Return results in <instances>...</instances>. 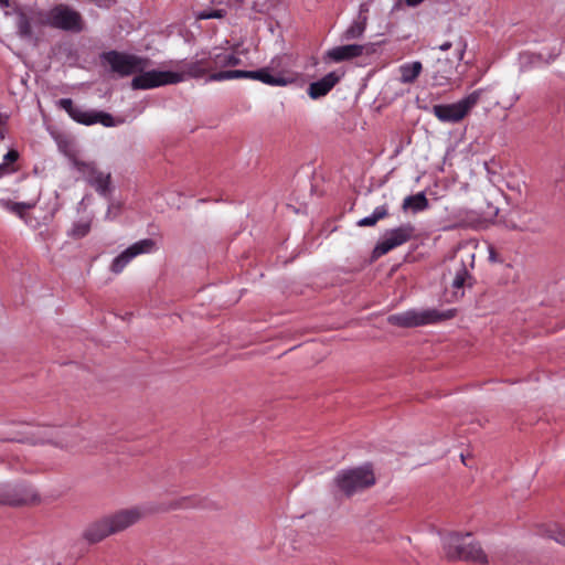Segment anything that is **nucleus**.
<instances>
[{"mask_svg":"<svg viewBox=\"0 0 565 565\" xmlns=\"http://www.w3.org/2000/svg\"><path fill=\"white\" fill-rule=\"evenodd\" d=\"M145 515L146 510L138 505L120 509L88 524L83 536L89 543H98L110 535L127 530L138 523Z\"/></svg>","mask_w":565,"mask_h":565,"instance_id":"obj_1","label":"nucleus"},{"mask_svg":"<svg viewBox=\"0 0 565 565\" xmlns=\"http://www.w3.org/2000/svg\"><path fill=\"white\" fill-rule=\"evenodd\" d=\"M444 551L446 557L452 561H466L477 564H487L488 556L479 545L472 540L470 533H449L444 540Z\"/></svg>","mask_w":565,"mask_h":565,"instance_id":"obj_2","label":"nucleus"},{"mask_svg":"<svg viewBox=\"0 0 565 565\" xmlns=\"http://www.w3.org/2000/svg\"><path fill=\"white\" fill-rule=\"evenodd\" d=\"M456 316L455 309L439 311L437 309H411L404 312L391 315L388 322L401 328H416L428 324H436L452 319Z\"/></svg>","mask_w":565,"mask_h":565,"instance_id":"obj_3","label":"nucleus"},{"mask_svg":"<svg viewBox=\"0 0 565 565\" xmlns=\"http://www.w3.org/2000/svg\"><path fill=\"white\" fill-rule=\"evenodd\" d=\"M334 483L340 492L351 497L375 483L373 470L369 467H359L340 471L334 478Z\"/></svg>","mask_w":565,"mask_h":565,"instance_id":"obj_4","label":"nucleus"},{"mask_svg":"<svg viewBox=\"0 0 565 565\" xmlns=\"http://www.w3.org/2000/svg\"><path fill=\"white\" fill-rule=\"evenodd\" d=\"M481 95L482 89H477L457 103L435 105L433 107V114L441 122H459L478 104V102L481 98Z\"/></svg>","mask_w":565,"mask_h":565,"instance_id":"obj_5","label":"nucleus"},{"mask_svg":"<svg viewBox=\"0 0 565 565\" xmlns=\"http://www.w3.org/2000/svg\"><path fill=\"white\" fill-rule=\"evenodd\" d=\"M237 78L255 79L269 86H287L291 83V79H288L280 74L274 75L266 67L257 71H220L213 72L209 76V81L211 82H222Z\"/></svg>","mask_w":565,"mask_h":565,"instance_id":"obj_6","label":"nucleus"},{"mask_svg":"<svg viewBox=\"0 0 565 565\" xmlns=\"http://www.w3.org/2000/svg\"><path fill=\"white\" fill-rule=\"evenodd\" d=\"M70 159L84 180L100 195L106 196L110 192V172L99 170L93 161H84L75 156H70Z\"/></svg>","mask_w":565,"mask_h":565,"instance_id":"obj_7","label":"nucleus"},{"mask_svg":"<svg viewBox=\"0 0 565 565\" xmlns=\"http://www.w3.org/2000/svg\"><path fill=\"white\" fill-rule=\"evenodd\" d=\"M103 58L109 64L111 71L121 77L142 72L148 65V60L145 57L118 51L106 52Z\"/></svg>","mask_w":565,"mask_h":565,"instance_id":"obj_8","label":"nucleus"},{"mask_svg":"<svg viewBox=\"0 0 565 565\" xmlns=\"http://www.w3.org/2000/svg\"><path fill=\"white\" fill-rule=\"evenodd\" d=\"M46 23L52 28L72 32H81L84 26L81 13L62 3L49 11Z\"/></svg>","mask_w":565,"mask_h":565,"instance_id":"obj_9","label":"nucleus"},{"mask_svg":"<svg viewBox=\"0 0 565 565\" xmlns=\"http://www.w3.org/2000/svg\"><path fill=\"white\" fill-rule=\"evenodd\" d=\"M57 104L60 108L64 109L72 119L79 124L89 126L99 122L105 127H114L117 125L110 114L104 111H87L75 106L71 98H62Z\"/></svg>","mask_w":565,"mask_h":565,"instance_id":"obj_10","label":"nucleus"},{"mask_svg":"<svg viewBox=\"0 0 565 565\" xmlns=\"http://www.w3.org/2000/svg\"><path fill=\"white\" fill-rule=\"evenodd\" d=\"M57 104L60 108L64 109L72 119L79 124L89 126L99 122L105 127H114L117 125L110 114L104 111H87L75 106L71 98H62Z\"/></svg>","mask_w":565,"mask_h":565,"instance_id":"obj_11","label":"nucleus"},{"mask_svg":"<svg viewBox=\"0 0 565 565\" xmlns=\"http://www.w3.org/2000/svg\"><path fill=\"white\" fill-rule=\"evenodd\" d=\"M131 81L132 89H151L168 84H177L183 81V74L171 71L139 72Z\"/></svg>","mask_w":565,"mask_h":565,"instance_id":"obj_12","label":"nucleus"},{"mask_svg":"<svg viewBox=\"0 0 565 565\" xmlns=\"http://www.w3.org/2000/svg\"><path fill=\"white\" fill-rule=\"evenodd\" d=\"M416 228L413 224L406 223L401 226L387 231L382 239L376 244L374 254L382 256L396 247L409 242L415 237Z\"/></svg>","mask_w":565,"mask_h":565,"instance_id":"obj_13","label":"nucleus"},{"mask_svg":"<svg viewBox=\"0 0 565 565\" xmlns=\"http://www.w3.org/2000/svg\"><path fill=\"white\" fill-rule=\"evenodd\" d=\"M154 245L156 243L151 238H145L132 244L113 260L110 270L114 274H120L136 256L151 253Z\"/></svg>","mask_w":565,"mask_h":565,"instance_id":"obj_14","label":"nucleus"},{"mask_svg":"<svg viewBox=\"0 0 565 565\" xmlns=\"http://www.w3.org/2000/svg\"><path fill=\"white\" fill-rule=\"evenodd\" d=\"M475 267V254L467 252L461 255L460 265L456 268L451 287L456 292L465 287H472L475 278L470 270Z\"/></svg>","mask_w":565,"mask_h":565,"instance_id":"obj_15","label":"nucleus"},{"mask_svg":"<svg viewBox=\"0 0 565 565\" xmlns=\"http://www.w3.org/2000/svg\"><path fill=\"white\" fill-rule=\"evenodd\" d=\"M38 497L34 492L23 490L18 491L8 484L0 486V505H24L36 501Z\"/></svg>","mask_w":565,"mask_h":565,"instance_id":"obj_16","label":"nucleus"},{"mask_svg":"<svg viewBox=\"0 0 565 565\" xmlns=\"http://www.w3.org/2000/svg\"><path fill=\"white\" fill-rule=\"evenodd\" d=\"M340 81V76L335 72H331L321 79L313 82L308 87V95L312 99L326 96Z\"/></svg>","mask_w":565,"mask_h":565,"instance_id":"obj_17","label":"nucleus"},{"mask_svg":"<svg viewBox=\"0 0 565 565\" xmlns=\"http://www.w3.org/2000/svg\"><path fill=\"white\" fill-rule=\"evenodd\" d=\"M364 50L360 44H348L333 47L328 52V56L334 62L348 61L362 55Z\"/></svg>","mask_w":565,"mask_h":565,"instance_id":"obj_18","label":"nucleus"},{"mask_svg":"<svg viewBox=\"0 0 565 565\" xmlns=\"http://www.w3.org/2000/svg\"><path fill=\"white\" fill-rule=\"evenodd\" d=\"M213 71L212 61L209 57H202L196 61L189 62L184 65L183 77L185 75L190 77H203L207 73Z\"/></svg>","mask_w":565,"mask_h":565,"instance_id":"obj_19","label":"nucleus"},{"mask_svg":"<svg viewBox=\"0 0 565 565\" xmlns=\"http://www.w3.org/2000/svg\"><path fill=\"white\" fill-rule=\"evenodd\" d=\"M423 71V65L419 61L404 63L398 67L399 82L403 84H413Z\"/></svg>","mask_w":565,"mask_h":565,"instance_id":"obj_20","label":"nucleus"},{"mask_svg":"<svg viewBox=\"0 0 565 565\" xmlns=\"http://www.w3.org/2000/svg\"><path fill=\"white\" fill-rule=\"evenodd\" d=\"M60 431L57 430H44L43 433H32V436L33 437H38L36 438V441H42V443H52V444H55L60 447H72L75 445V441L73 439H65V438H62L60 436Z\"/></svg>","mask_w":565,"mask_h":565,"instance_id":"obj_21","label":"nucleus"},{"mask_svg":"<svg viewBox=\"0 0 565 565\" xmlns=\"http://www.w3.org/2000/svg\"><path fill=\"white\" fill-rule=\"evenodd\" d=\"M428 206L429 202L423 192L406 196L402 204L403 211L412 210L413 212L425 211Z\"/></svg>","mask_w":565,"mask_h":565,"instance_id":"obj_22","label":"nucleus"},{"mask_svg":"<svg viewBox=\"0 0 565 565\" xmlns=\"http://www.w3.org/2000/svg\"><path fill=\"white\" fill-rule=\"evenodd\" d=\"M212 61L213 71L216 68H225L230 66H236L241 64V58L233 53L220 52L214 55H210Z\"/></svg>","mask_w":565,"mask_h":565,"instance_id":"obj_23","label":"nucleus"},{"mask_svg":"<svg viewBox=\"0 0 565 565\" xmlns=\"http://www.w3.org/2000/svg\"><path fill=\"white\" fill-rule=\"evenodd\" d=\"M387 216H388L387 206L385 204L380 205L374 209L373 213L370 216L359 220L356 225L360 227L374 226L379 221L384 220Z\"/></svg>","mask_w":565,"mask_h":565,"instance_id":"obj_24","label":"nucleus"},{"mask_svg":"<svg viewBox=\"0 0 565 565\" xmlns=\"http://www.w3.org/2000/svg\"><path fill=\"white\" fill-rule=\"evenodd\" d=\"M540 533L565 546V530L558 524L543 525Z\"/></svg>","mask_w":565,"mask_h":565,"instance_id":"obj_25","label":"nucleus"},{"mask_svg":"<svg viewBox=\"0 0 565 565\" xmlns=\"http://www.w3.org/2000/svg\"><path fill=\"white\" fill-rule=\"evenodd\" d=\"M0 206L6 209L7 211L14 213L19 215L20 217L23 216L26 209L30 207L29 204L23 202H11L9 200L0 199Z\"/></svg>","mask_w":565,"mask_h":565,"instance_id":"obj_26","label":"nucleus"},{"mask_svg":"<svg viewBox=\"0 0 565 565\" xmlns=\"http://www.w3.org/2000/svg\"><path fill=\"white\" fill-rule=\"evenodd\" d=\"M365 26H366V18L364 17V18L355 21L350 28H348V30L344 33V38L347 40L360 38L363 34Z\"/></svg>","mask_w":565,"mask_h":565,"instance_id":"obj_27","label":"nucleus"},{"mask_svg":"<svg viewBox=\"0 0 565 565\" xmlns=\"http://www.w3.org/2000/svg\"><path fill=\"white\" fill-rule=\"evenodd\" d=\"M90 231V221H79V222H76L73 227H72V231L70 232V235L73 237V238H82L84 236H86Z\"/></svg>","mask_w":565,"mask_h":565,"instance_id":"obj_28","label":"nucleus"},{"mask_svg":"<svg viewBox=\"0 0 565 565\" xmlns=\"http://www.w3.org/2000/svg\"><path fill=\"white\" fill-rule=\"evenodd\" d=\"M18 33L22 38L32 36V25L29 18L25 14H21L18 19Z\"/></svg>","mask_w":565,"mask_h":565,"instance_id":"obj_29","label":"nucleus"},{"mask_svg":"<svg viewBox=\"0 0 565 565\" xmlns=\"http://www.w3.org/2000/svg\"><path fill=\"white\" fill-rule=\"evenodd\" d=\"M226 14L225 10L222 9H210L203 10L198 13L196 18L199 20H209V19H222Z\"/></svg>","mask_w":565,"mask_h":565,"instance_id":"obj_30","label":"nucleus"},{"mask_svg":"<svg viewBox=\"0 0 565 565\" xmlns=\"http://www.w3.org/2000/svg\"><path fill=\"white\" fill-rule=\"evenodd\" d=\"M18 159H19V152L14 149H11L4 154L3 162H8L9 164H11V163L15 162Z\"/></svg>","mask_w":565,"mask_h":565,"instance_id":"obj_31","label":"nucleus"},{"mask_svg":"<svg viewBox=\"0 0 565 565\" xmlns=\"http://www.w3.org/2000/svg\"><path fill=\"white\" fill-rule=\"evenodd\" d=\"M15 171H17V169L12 168L8 162H2L0 164V178L4 177L7 174H11Z\"/></svg>","mask_w":565,"mask_h":565,"instance_id":"obj_32","label":"nucleus"},{"mask_svg":"<svg viewBox=\"0 0 565 565\" xmlns=\"http://www.w3.org/2000/svg\"><path fill=\"white\" fill-rule=\"evenodd\" d=\"M433 79L435 81L436 85H444V83L448 81V77L447 76H440L439 77L437 74H435L433 76Z\"/></svg>","mask_w":565,"mask_h":565,"instance_id":"obj_33","label":"nucleus"},{"mask_svg":"<svg viewBox=\"0 0 565 565\" xmlns=\"http://www.w3.org/2000/svg\"><path fill=\"white\" fill-rule=\"evenodd\" d=\"M424 0H405L407 6L415 7L422 3Z\"/></svg>","mask_w":565,"mask_h":565,"instance_id":"obj_34","label":"nucleus"},{"mask_svg":"<svg viewBox=\"0 0 565 565\" xmlns=\"http://www.w3.org/2000/svg\"><path fill=\"white\" fill-rule=\"evenodd\" d=\"M451 46H452L451 42L447 41V42L443 43V44L439 46V49H440L441 51H447V50H449Z\"/></svg>","mask_w":565,"mask_h":565,"instance_id":"obj_35","label":"nucleus"},{"mask_svg":"<svg viewBox=\"0 0 565 565\" xmlns=\"http://www.w3.org/2000/svg\"><path fill=\"white\" fill-rule=\"evenodd\" d=\"M8 4H9L8 0H0V6L1 7H7Z\"/></svg>","mask_w":565,"mask_h":565,"instance_id":"obj_36","label":"nucleus"},{"mask_svg":"<svg viewBox=\"0 0 565 565\" xmlns=\"http://www.w3.org/2000/svg\"><path fill=\"white\" fill-rule=\"evenodd\" d=\"M110 212H111V206L108 209L107 217L109 216Z\"/></svg>","mask_w":565,"mask_h":565,"instance_id":"obj_37","label":"nucleus"}]
</instances>
